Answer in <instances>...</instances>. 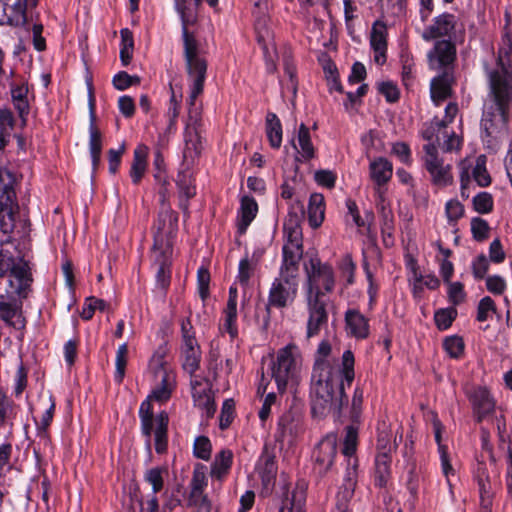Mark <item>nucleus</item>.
Returning a JSON list of instances; mask_svg holds the SVG:
<instances>
[{
  "mask_svg": "<svg viewBox=\"0 0 512 512\" xmlns=\"http://www.w3.org/2000/svg\"><path fill=\"white\" fill-rule=\"evenodd\" d=\"M448 286L449 301L454 305H459L464 302L466 294L463 284L460 282H449Z\"/></svg>",
  "mask_w": 512,
  "mask_h": 512,
  "instance_id": "obj_60",
  "label": "nucleus"
},
{
  "mask_svg": "<svg viewBox=\"0 0 512 512\" xmlns=\"http://www.w3.org/2000/svg\"><path fill=\"white\" fill-rule=\"evenodd\" d=\"M224 313V327L230 336L234 337L237 333L235 328V321L237 318V288L235 286H231L229 289V298Z\"/></svg>",
  "mask_w": 512,
  "mask_h": 512,
  "instance_id": "obj_29",
  "label": "nucleus"
},
{
  "mask_svg": "<svg viewBox=\"0 0 512 512\" xmlns=\"http://www.w3.org/2000/svg\"><path fill=\"white\" fill-rule=\"evenodd\" d=\"M305 495L303 490H295L292 498H287L280 512H305L304 510Z\"/></svg>",
  "mask_w": 512,
  "mask_h": 512,
  "instance_id": "obj_47",
  "label": "nucleus"
},
{
  "mask_svg": "<svg viewBox=\"0 0 512 512\" xmlns=\"http://www.w3.org/2000/svg\"><path fill=\"white\" fill-rule=\"evenodd\" d=\"M456 47L450 40L436 41L428 53L429 67L440 74L431 81V98L436 105L451 96V87L455 81L454 63Z\"/></svg>",
  "mask_w": 512,
  "mask_h": 512,
  "instance_id": "obj_4",
  "label": "nucleus"
},
{
  "mask_svg": "<svg viewBox=\"0 0 512 512\" xmlns=\"http://www.w3.org/2000/svg\"><path fill=\"white\" fill-rule=\"evenodd\" d=\"M102 138V133L98 127L95 124L89 125V151L94 168H96L100 162Z\"/></svg>",
  "mask_w": 512,
  "mask_h": 512,
  "instance_id": "obj_35",
  "label": "nucleus"
},
{
  "mask_svg": "<svg viewBox=\"0 0 512 512\" xmlns=\"http://www.w3.org/2000/svg\"><path fill=\"white\" fill-rule=\"evenodd\" d=\"M445 210L449 221L456 222L464 215V206L458 200L448 201Z\"/></svg>",
  "mask_w": 512,
  "mask_h": 512,
  "instance_id": "obj_64",
  "label": "nucleus"
},
{
  "mask_svg": "<svg viewBox=\"0 0 512 512\" xmlns=\"http://www.w3.org/2000/svg\"><path fill=\"white\" fill-rule=\"evenodd\" d=\"M172 243L162 238H157L152 249L154 264L158 266L157 282L162 288H166L170 282V265L172 260Z\"/></svg>",
  "mask_w": 512,
  "mask_h": 512,
  "instance_id": "obj_14",
  "label": "nucleus"
},
{
  "mask_svg": "<svg viewBox=\"0 0 512 512\" xmlns=\"http://www.w3.org/2000/svg\"><path fill=\"white\" fill-rule=\"evenodd\" d=\"M5 22L13 27H24L32 30L33 45L37 51L46 49V40L42 36L43 25L39 22L36 12L38 0H3Z\"/></svg>",
  "mask_w": 512,
  "mask_h": 512,
  "instance_id": "obj_5",
  "label": "nucleus"
},
{
  "mask_svg": "<svg viewBox=\"0 0 512 512\" xmlns=\"http://www.w3.org/2000/svg\"><path fill=\"white\" fill-rule=\"evenodd\" d=\"M442 137L444 138V142L442 144V149L444 152H452L458 151L462 145V138L457 135L455 132H448L446 129L442 132Z\"/></svg>",
  "mask_w": 512,
  "mask_h": 512,
  "instance_id": "obj_55",
  "label": "nucleus"
},
{
  "mask_svg": "<svg viewBox=\"0 0 512 512\" xmlns=\"http://www.w3.org/2000/svg\"><path fill=\"white\" fill-rule=\"evenodd\" d=\"M325 214V203L322 194L313 193L310 195L308 204V219L312 228H318L323 220Z\"/></svg>",
  "mask_w": 512,
  "mask_h": 512,
  "instance_id": "obj_26",
  "label": "nucleus"
},
{
  "mask_svg": "<svg viewBox=\"0 0 512 512\" xmlns=\"http://www.w3.org/2000/svg\"><path fill=\"white\" fill-rule=\"evenodd\" d=\"M258 212V205L254 198L245 196L241 200V206L238 219V231L240 234L246 232L247 227L251 224Z\"/></svg>",
  "mask_w": 512,
  "mask_h": 512,
  "instance_id": "obj_25",
  "label": "nucleus"
},
{
  "mask_svg": "<svg viewBox=\"0 0 512 512\" xmlns=\"http://www.w3.org/2000/svg\"><path fill=\"white\" fill-rule=\"evenodd\" d=\"M337 454V437L329 434L324 437L314 451L315 469L319 474H325L332 466Z\"/></svg>",
  "mask_w": 512,
  "mask_h": 512,
  "instance_id": "obj_16",
  "label": "nucleus"
},
{
  "mask_svg": "<svg viewBox=\"0 0 512 512\" xmlns=\"http://www.w3.org/2000/svg\"><path fill=\"white\" fill-rule=\"evenodd\" d=\"M177 223V213L163 205L155 226L156 233L154 235V243L156 242L157 238H162L168 243H172L171 237L177 230Z\"/></svg>",
  "mask_w": 512,
  "mask_h": 512,
  "instance_id": "obj_19",
  "label": "nucleus"
},
{
  "mask_svg": "<svg viewBox=\"0 0 512 512\" xmlns=\"http://www.w3.org/2000/svg\"><path fill=\"white\" fill-rule=\"evenodd\" d=\"M304 270L307 277L306 298L315 296L321 299L324 294L322 289L328 293L334 289L335 277L331 266L313 257L304 263Z\"/></svg>",
  "mask_w": 512,
  "mask_h": 512,
  "instance_id": "obj_11",
  "label": "nucleus"
},
{
  "mask_svg": "<svg viewBox=\"0 0 512 512\" xmlns=\"http://www.w3.org/2000/svg\"><path fill=\"white\" fill-rule=\"evenodd\" d=\"M471 231L474 239L477 241H483L488 238V223L482 218H473L471 221Z\"/></svg>",
  "mask_w": 512,
  "mask_h": 512,
  "instance_id": "obj_58",
  "label": "nucleus"
},
{
  "mask_svg": "<svg viewBox=\"0 0 512 512\" xmlns=\"http://www.w3.org/2000/svg\"><path fill=\"white\" fill-rule=\"evenodd\" d=\"M433 427H434L435 440L438 444V449H439V453H440L442 471H443L444 475L446 476L448 483H450L449 474L453 473V468L448 459L447 448L441 444L442 425H441L440 421L435 419L433 422Z\"/></svg>",
  "mask_w": 512,
  "mask_h": 512,
  "instance_id": "obj_36",
  "label": "nucleus"
},
{
  "mask_svg": "<svg viewBox=\"0 0 512 512\" xmlns=\"http://www.w3.org/2000/svg\"><path fill=\"white\" fill-rule=\"evenodd\" d=\"M128 362V346L126 343H123L119 346L117 352H116V359H115V380L118 383H121L124 376H125V369Z\"/></svg>",
  "mask_w": 512,
  "mask_h": 512,
  "instance_id": "obj_45",
  "label": "nucleus"
},
{
  "mask_svg": "<svg viewBox=\"0 0 512 512\" xmlns=\"http://www.w3.org/2000/svg\"><path fill=\"white\" fill-rule=\"evenodd\" d=\"M301 420V414L295 409L284 412L278 421L277 440L283 441L287 437L296 436L301 427Z\"/></svg>",
  "mask_w": 512,
  "mask_h": 512,
  "instance_id": "obj_21",
  "label": "nucleus"
},
{
  "mask_svg": "<svg viewBox=\"0 0 512 512\" xmlns=\"http://www.w3.org/2000/svg\"><path fill=\"white\" fill-rule=\"evenodd\" d=\"M425 155L423 157L424 166L431 176V181L438 187H445L453 182L451 165L444 164L439 158L436 145L428 143L423 147Z\"/></svg>",
  "mask_w": 512,
  "mask_h": 512,
  "instance_id": "obj_13",
  "label": "nucleus"
},
{
  "mask_svg": "<svg viewBox=\"0 0 512 512\" xmlns=\"http://www.w3.org/2000/svg\"><path fill=\"white\" fill-rule=\"evenodd\" d=\"M308 308L307 320V337L311 338L319 334L322 326L327 323L328 315L326 305L321 299H316L315 296L306 298Z\"/></svg>",
  "mask_w": 512,
  "mask_h": 512,
  "instance_id": "obj_17",
  "label": "nucleus"
},
{
  "mask_svg": "<svg viewBox=\"0 0 512 512\" xmlns=\"http://www.w3.org/2000/svg\"><path fill=\"white\" fill-rule=\"evenodd\" d=\"M446 128V121L433 120L429 123L424 124L422 129V137L432 143L435 141L440 145V137L442 136V132ZM435 145V143L433 142Z\"/></svg>",
  "mask_w": 512,
  "mask_h": 512,
  "instance_id": "obj_42",
  "label": "nucleus"
},
{
  "mask_svg": "<svg viewBox=\"0 0 512 512\" xmlns=\"http://www.w3.org/2000/svg\"><path fill=\"white\" fill-rule=\"evenodd\" d=\"M370 44L374 51V61L378 65H383L386 62L387 52V27L381 21H376L373 24Z\"/></svg>",
  "mask_w": 512,
  "mask_h": 512,
  "instance_id": "obj_20",
  "label": "nucleus"
},
{
  "mask_svg": "<svg viewBox=\"0 0 512 512\" xmlns=\"http://www.w3.org/2000/svg\"><path fill=\"white\" fill-rule=\"evenodd\" d=\"M303 204H297V212H293L290 219L284 222L286 242L283 246L282 265L299 267L303 256L302 233L300 222L304 218Z\"/></svg>",
  "mask_w": 512,
  "mask_h": 512,
  "instance_id": "obj_10",
  "label": "nucleus"
},
{
  "mask_svg": "<svg viewBox=\"0 0 512 512\" xmlns=\"http://www.w3.org/2000/svg\"><path fill=\"white\" fill-rule=\"evenodd\" d=\"M15 119L10 109H0V137L10 140L12 131L14 130Z\"/></svg>",
  "mask_w": 512,
  "mask_h": 512,
  "instance_id": "obj_46",
  "label": "nucleus"
},
{
  "mask_svg": "<svg viewBox=\"0 0 512 512\" xmlns=\"http://www.w3.org/2000/svg\"><path fill=\"white\" fill-rule=\"evenodd\" d=\"M496 312V305L491 297L482 298L477 307V320L484 322L488 319L490 313Z\"/></svg>",
  "mask_w": 512,
  "mask_h": 512,
  "instance_id": "obj_56",
  "label": "nucleus"
},
{
  "mask_svg": "<svg viewBox=\"0 0 512 512\" xmlns=\"http://www.w3.org/2000/svg\"><path fill=\"white\" fill-rule=\"evenodd\" d=\"M445 351L453 358H458L463 354L464 341L459 336L446 337L443 342Z\"/></svg>",
  "mask_w": 512,
  "mask_h": 512,
  "instance_id": "obj_51",
  "label": "nucleus"
},
{
  "mask_svg": "<svg viewBox=\"0 0 512 512\" xmlns=\"http://www.w3.org/2000/svg\"><path fill=\"white\" fill-rule=\"evenodd\" d=\"M473 207L480 214H487L493 209V197L488 192H480L473 198Z\"/></svg>",
  "mask_w": 512,
  "mask_h": 512,
  "instance_id": "obj_50",
  "label": "nucleus"
},
{
  "mask_svg": "<svg viewBox=\"0 0 512 512\" xmlns=\"http://www.w3.org/2000/svg\"><path fill=\"white\" fill-rule=\"evenodd\" d=\"M342 376L350 386L354 380V355L350 350H346L342 355Z\"/></svg>",
  "mask_w": 512,
  "mask_h": 512,
  "instance_id": "obj_52",
  "label": "nucleus"
},
{
  "mask_svg": "<svg viewBox=\"0 0 512 512\" xmlns=\"http://www.w3.org/2000/svg\"><path fill=\"white\" fill-rule=\"evenodd\" d=\"M472 401L481 414L489 413L494 407V403L489 392L483 388H479L474 392Z\"/></svg>",
  "mask_w": 512,
  "mask_h": 512,
  "instance_id": "obj_43",
  "label": "nucleus"
},
{
  "mask_svg": "<svg viewBox=\"0 0 512 512\" xmlns=\"http://www.w3.org/2000/svg\"><path fill=\"white\" fill-rule=\"evenodd\" d=\"M472 176L480 187H487L491 184V177L486 169V156L480 155L472 169Z\"/></svg>",
  "mask_w": 512,
  "mask_h": 512,
  "instance_id": "obj_41",
  "label": "nucleus"
},
{
  "mask_svg": "<svg viewBox=\"0 0 512 512\" xmlns=\"http://www.w3.org/2000/svg\"><path fill=\"white\" fill-rule=\"evenodd\" d=\"M184 361L183 368L190 375H193L199 368L201 352L197 342L191 340L182 346Z\"/></svg>",
  "mask_w": 512,
  "mask_h": 512,
  "instance_id": "obj_28",
  "label": "nucleus"
},
{
  "mask_svg": "<svg viewBox=\"0 0 512 512\" xmlns=\"http://www.w3.org/2000/svg\"><path fill=\"white\" fill-rule=\"evenodd\" d=\"M356 443L357 429L354 426H348L346 428L343 454L346 456H351L356 450Z\"/></svg>",
  "mask_w": 512,
  "mask_h": 512,
  "instance_id": "obj_62",
  "label": "nucleus"
},
{
  "mask_svg": "<svg viewBox=\"0 0 512 512\" xmlns=\"http://www.w3.org/2000/svg\"><path fill=\"white\" fill-rule=\"evenodd\" d=\"M203 0H174L176 11L182 22L183 55L186 72L191 82L188 104L195 106L196 98L202 94L207 74V60L201 50L200 43L188 25L197 19V10ZM211 7H216L218 0H205Z\"/></svg>",
  "mask_w": 512,
  "mask_h": 512,
  "instance_id": "obj_1",
  "label": "nucleus"
},
{
  "mask_svg": "<svg viewBox=\"0 0 512 512\" xmlns=\"http://www.w3.org/2000/svg\"><path fill=\"white\" fill-rule=\"evenodd\" d=\"M121 34V49H120V58L122 64L127 66L132 59V52L134 48V39L132 32L124 28L120 31Z\"/></svg>",
  "mask_w": 512,
  "mask_h": 512,
  "instance_id": "obj_40",
  "label": "nucleus"
},
{
  "mask_svg": "<svg viewBox=\"0 0 512 512\" xmlns=\"http://www.w3.org/2000/svg\"><path fill=\"white\" fill-rule=\"evenodd\" d=\"M140 83V78L136 75L131 76L128 73L122 71L113 77V85L117 90H125L132 85Z\"/></svg>",
  "mask_w": 512,
  "mask_h": 512,
  "instance_id": "obj_53",
  "label": "nucleus"
},
{
  "mask_svg": "<svg viewBox=\"0 0 512 512\" xmlns=\"http://www.w3.org/2000/svg\"><path fill=\"white\" fill-rule=\"evenodd\" d=\"M11 98L15 109L18 111L22 125H26L27 116L30 112L27 85L21 84L12 86Z\"/></svg>",
  "mask_w": 512,
  "mask_h": 512,
  "instance_id": "obj_24",
  "label": "nucleus"
},
{
  "mask_svg": "<svg viewBox=\"0 0 512 512\" xmlns=\"http://www.w3.org/2000/svg\"><path fill=\"white\" fill-rule=\"evenodd\" d=\"M149 368L153 376H163V373L173 371L165 360V354L163 351H157L154 353L150 360Z\"/></svg>",
  "mask_w": 512,
  "mask_h": 512,
  "instance_id": "obj_48",
  "label": "nucleus"
},
{
  "mask_svg": "<svg viewBox=\"0 0 512 512\" xmlns=\"http://www.w3.org/2000/svg\"><path fill=\"white\" fill-rule=\"evenodd\" d=\"M266 134L271 147L279 148L282 143V126L279 118L274 113H268L266 117Z\"/></svg>",
  "mask_w": 512,
  "mask_h": 512,
  "instance_id": "obj_33",
  "label": "nucleus"
},
{
  "mask_svg": "<svg viewBox=\"0 0 512 512\" xmlns=\"http://www.w3.org/2000/svg\"><path fill=\"white\" fill-rule=\"evenodd\" d=\"M194 455L202 460H209L211 456V443L205 436H199L194 442Z\"/></svg>",
  "mask_w": 512,
  "mask_h": 512,
  "instance_id": "obj_54",
  "label": "nucleus"
},
{
  "mask_svg": "<svg viewBox=\"0 0 512 512\" xmlns=\"http://www.w3.org/2000/svg\"><path fill=\"white\" fill-rule=\"evenodd\" d=\"M192 396L195 405L205 410L207 416L214 414L215 406L211 395L210 383H204L202 387H193Z\"/></svg>",
  "mask_w": 512,
  "mask_h": 512,
  "instance_id": "obj_27",
  "label": "nucleus"
},
{
  "mask_svg": "<svg viewBox=\"0 0 512 512\" xmlns=\"http://www.w3.org/2000/svg\"><path fill=\"white\" fill-rule=\"evenodd\" d=\"M370 176L377 185L387 183L392 177V164L385 158L370 163Z\"/></svg>",
  "mask_w": 512,
  "mask_h": 512,
  "instance_id": "obj_30",
  "label": "nucleus"
},
{
  "mask_svg": "<svg viewBox=\"0 0 512 512\" xmlns=\"http://www.w3.org/2000/svg\"><path fill=\"white\" fill-rule=\"evenodd\" d=\"M391 459L387 453H381L376 458L375 480L379 487H383L387 483L389 476Z\"/></svg>",
  "mask_w": 512,
  "mask_h": 512,
  "instance_id": "obj_39",
  "label": "nucleus"
},
{
  "mask_svg": "<svg viewBox=\"0 0 512 512\" xmlns=\"http://www.w3.org/2000/svg\"><path fill=\"white\" fill-rule=\"evenodd\" d=\"M202 142L199 133L195 127L187 126L185 132V148H184V159L193 160L196 156L201 153Z\"/></svg>",
  "mask_w": 512,
  "mask_h": 512,
  "instance_id": "obj_32",
  "label": "nucleus"
},
{
  "mask_svg": "<svg viewBox=\"0 0 512 512\" xmlns=\"http://www.w3.org/2000/svg\"><path fill=\"white\" fill-rule=\"evenodd\" d=\"M232 452L229 450H222L216 457L213 463L212 474L220 478L226 474L232 464Z\"/></svg>",
  "mask_w": 512,
  "mask_h": 512,
  "instance_id": "obj_44",
  "label": "nucleus"
},
{
  "mask_svg": "<svg viewBox=\"0 0 512 512\" xmlns=\"http://www.w3.org/2000/svg\"><path fill=\"white\" fill-rule=\"evenodd\" d=\"M166 382V387L155 386L147 399L143 401L139 409V417L141 421V432L146 436V445L150 448L151 435L154 432L155 436V450L157 453L162 454L167 450L168 445V423L169 417L166 412L159 413L154 417L152 401L159 403L167 402L176 387V381L170 376L163 379Z\"/></svg>",
  "mask_w": 512,
  "mask_h": 512,
  "instance_id": "obj_3",
  "label": "nucleus"
},
{
  "mask_svg": "<svg viewBox=\"0 0 512 512\" xmlns=\"http://www.w3.org/2000/svg\"><path fill=\"white\" fill-rule=\"evenodd\" d=\"M301 365V354L294 343H289L278 350L271 364V375L279 392L282 393L288 385L297 383Z\"/></svg>",
  "mask_w": 512,
  "mask_h": 512,
  "instance_id": "obj_7",
  "label": "nucleus"
},
{
  "mask_svg": "<svg viewBox=\"0 0 512 512\" xmlns=\"http://www.w3.org/2000/svg\"><path fill=\"white\" fill-rule=\"evenodd\" d=\"M498 63L501 70L491 73L490 85L499 113L506 121L508 107L512 103V43L509 39L499 50Z\"/></svg>",
  "mask_w": 512,
  "mask_h": 512,
  "instance_id": "obj_6",
  "label": "nucleus"
},
{
  "mask_svg": "<svg viewBox=\"0 0 512 512\" xmlns=\"http://www.w3.org/2000/svg\"><path fill=\"white\" fill-rule=\"evenodd\" d=\"M144 479L152 486L154 494L158 493L163 488L162 470L160 468L156 467L147 470Z\"/></svg>",
  "mask_w": 512,
  "mask_h": 512,
  "instance_id": "obj_59",
  "label": "nucleus"
},
{
  "mask_svg": "<svg viewBox=\"0 0 512 512\" xmlns=\"http://www.w3.org/2000/svg\"><path fill=\"white\" fill-rule=\"evenodd\" d=\"M181 197H185V203L181 201V207L187 209V201L195 195V186L190 171H183L178 174L176 179Z\"/></svg>",
  "mask_w": 512,
  "mask_h": 512,
  "instance_id": "obj_34",
  "label": "nucleus"
},
{
  "mask_svg": "<svg viewBox=\"0 0 512 512\" xmlns=\"http://www.w3.org/2000/svg\"><path fill=\"white\" fill-rule=\"evenodd\" d=\"M256 9L259 19L256 22L257 41L262 46L264 57L267 64V70L274 72L276 70L275 56L276 47L274 42V33L266 26L265 15L268 10L267 0H250Z\"/></svg>",
  "mask_w": 512,
  "mask_h": 512,
  "instance_id": "obj_12",
  "label": "nucleus"
},
{
  "mask_svg": "<svg viewBox=\"0 0 512 512\" xmlns=\"http://www.w3.org/2000/svg\"><path fill=\"white\" fill-rule=\"evenodd\" d=\"M312 412L338 416L343 406L344 384L328 361H315L311 376Z\"/></svg>",
  "mask_w": 512,
  "mask_h": 512,
  "instance_id": "obj_2",
  "label": "nucleus"
},
{
  "mask_svg": "<svg viewBox=\"0 0 512 512\" xmlns=\"http://www.w3.org/2000/svg\"><path fill=\"white\" fill-rule=\"evenodd\" d=\"M0 318L8 325L17 329L24 327V320L19 312V307L14 300L0 295Z\"/></svg>",
  "mask_w": 512,
  "mask_h": 512,
  "instance_id": "obj_23",
  "label": "nucleus"
},
{
  "mask_svg": "<svg viewBox=\"0 0 512 512\" xmlns=\"http://www.w3.org/2000/svg\"><path fill=\"white\" fill-rule=\"evenodd\" d=\"M148 148L145 145H139L134 151V158L130 170V176L134 184H138L142 179L147 166Z\"/></svg>",
  "mask_w": 512,
  "mask_h": 512,
  "instance_id": "obj_31",
  "label": "nucleus"
},
{
  "mask_svg": "<svg viewBox=\"0 0 512 512\" xmlns=\"http://www.w3.org/2000/svg\"><path fill=\"white\" fill-rule=\"evenodd\" d=\"M348 333L352 336L364 339L369 335L368 319L358 310L351 309L345 314Z\"/></svg>",
  "mask_w": 512,
  "mask_h": 512,
  "instance_id": "obj_22",
  "label": "nucleus"
},
{
  "mask_svg": "<svg viewBox=\"0 0 512 512\" xmlns=\"http://www.w3.org/2000/svg\"><path fill=\"white\" fill-rule=\"evenodd\" d=\"M346 207L348 209L349 215H351L353 222L360 229L361 232H369L370 224L374 220V214L372 212H367L365 217L362 218L359 214L358 207L355 201L348 199L346 201Z\"/></svg>",
  "mask_w": 512,
  "mask_h": 512,
  "instance_id": "obj_38",
  "label": "nucleus"
},
{
  "mask_svg": "<svg viewBox=\"0 0 512 512\" xmlns=\"http://www.w3.org/2000/svg\"><path fill=\"white\" fill-rule=\"evenodd\" d=\"M198 291L202 300L209 295L210 273L206 268H199L197 273Z\"/></svg>",
  "mask_w": 512,
  "mask_h": 512,
  "instance_id": "obj_61",
  "label": "nucleus"
},
{
  "mask_svg": "<svg viewBox=\"0 0 512 512\" xmlns=\"http://www.w3.org/2000/svg\"><path fill=\"white\" fill-rule=\"evenodd\" d=\"M457 316L455 308L440 309L435 313L434 319L437 327L441 330L448 329Z\"/></svg>",
  "mask_w": 512,
  "mask_h": 512,
  "instance_id": "obj_49",
  "label": "nucleus"
},
{
  "mask_svg": "<svg viewBox=\"0 0 512 512\" xmlns=\"http://www.w3.org/2000/svg\"><path fill=\"white\" fill-rule=\"evenodd\" d=\"M456 23V17L453 14L443 13L437 16L433 24L424 30L422 38L426 41H430L440 37H450L455 30Z\"/></svg>",
  "mask_w": 512,
  "mask_h": 512,
  "instance_id": "obj_18",
  "label": "nucleus"
},
{
  "mask_svg": "<svg viewBox=\"0 0 512 512\" xmlns=\"http://www.w3.org/2000/svg\"><path fill=\"white\" fill-rule=\"evenodd\" d=\"M298 145L300 147L299 153L305 160H310L314 157L315 150L311 142L310 132L308 127L302 123L299 126L297 134Z\"/></svg>",
  "mask_w": 512,
  "mask_h": 512,
  "instance_id": "obj_37",
  "label": "nucleus"
},
{
  "mask_svg": "<svg viewBox=\"0 0 512 512\" xmlns=\"http://www.w3.org/2000/svg\"><path fill=\"white\" fill-rule=\"evenodd\" d=\"M189 505L195 508V512H210L211 504L203 494H198V492L190 495L189 497Z\"/></svg>",
  "mask_w": 512,
  "mask_h": 512,
  "instance_id": "obj_63",
  "label": "nucleus"
},
{
  "mask_svg": "<svg viewBox=\"0 0 512 512\" xmlns=\"http://www.w3.org/2000/svg\"><path fill=\"white\" fill-rule=\"evenodd\" d=\"M8 282L10 295L25 296V291L31 282V274L26 261L22 258L13 256V265L8 270Z\"/></svg>",
  "mask_w": 512,
  "mask_h": 512,
  "instance_id": "obj_15",
  "label": "nucleus"
},
{
  "mask_svg": "<svg viewBox=\"0 0 512 512\" xmlns=\"http://www.w3.org/2000/svg\"><path fill=\"white\" fill-rule=\"evenodd\" d=\"M234 409H235V403L232 399H227L224 401L221 414H220V428L222 430L229 427V425L232 423V420L234 418Z\"/></svg>",
  "mask_w": 512,
  "mask_h": 512,
  "instance_id": "obj_57",
  "label": "nucleus"
},
{
  "mask_svg": "<svg viewBox=\"0 0 512 512\" xmlns=\"http://www.w3.org/2000/svg\"><path fill=\"white\" fill-rule=\"evenodd\" d=\"M299 267L281 265L280 275L274 279L269 290L266 310L284 309L293 304L298 293Z\"/></svg>",
  "mask_w": 512,
  "mask_h": 512,
  "instance_id": "obj_8",
  "label": "nucleus"
},
{
  "mask_svg": "<svg viewBox=\"0 0 512 512\" xmlns=\"http://www.w3.org/2000/svg\"><path fill=\"white\" fill-rule=\"evenodd\" d=\"M16 183V173L0 164V230L5 234L13 231L19 213L14 191Z\"/></svg>",
  "mask_w": 512,
  "mask_h": 512,
  "instance_id": "obj_9",
  "label": "nucleus"
}]
</instances>
